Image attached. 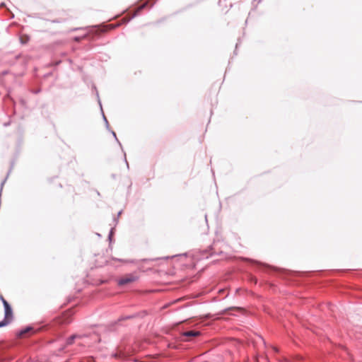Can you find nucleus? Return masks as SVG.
I'll use <instances>...</instances> for the list:
<instances>
[{
  "instance_id": "f257e3e1",
  "label": "nucleus",
  "mask_w": 362,
  "mask_h": 362,
  "mask_svg": "<svg viewBox=\"0 0 362 362\" xmlns=\"http://www.w3.org/2000/svg\"><path fill=\"white\" fill-rule=\"evenodd\" d=\"M2 303H3V305L4 307V312H5L4 320H7L9 324L11 322V321L13 320V310H12L11 305L8 304V303L4 298H2Z\"/></svg>"
},
{
  "instance_id": "f03ea898",
  "label": "nucleus",
  "mask_w": 362,
  "mask_h": 362,
  "mask_svg": "<svg viewBox=\"0 0 362 362\" xmlns=\"http://www.w3.org/2000/svg\"><path fill=\"white\" fill-rule=\"evenodd\" d=\"M136 277L132 274H128L119 279L118 284L119 286H124L130 283H132L136 280Z\"/></svg>"
},
{
  "instance_id": "7ed1b4c3",
  "label": "nucleus",
  "mask_w": 362,
  "mask_h": 362,
  "mask_svg": "<svg viewBox=\"0 0 362 362\" xmlns=\"http://www.w3.org/2000/svg\"><path fill=\"white\" fill-rule=\"evenodd\" d=\"M32 332L33 333H34L35 331H34V328L31 326H28L26 327L25 328L21 329V331H19L17 334L18 337H22L24 336V334H25L26 333H28V332Z\"/></svg>"
},
{
  "instance_id": "20e7f679",
  "label": "nucleus",
  "mask_w": 362,
  "mask_h": 362,
  "mask_svg": "<svg viewBox=\"0 0 362 362\" xmlns=\"http://www.w3.org/2000/svg\"><path fill=\"white\" fill-rule=\"evenodd\" d=\"M199 332L195 330H189L184 332L183 335L188 337H193L199 335Z\"/></svg>"
},
{
  "instance_id": "39448f33",
  "label": "nucleus",
  "mask_w": 362,
  "mask_h": 362,
  "mask_svg": "<svg viewBox=\"0 0 362 362\" xmlns=\"http://www.w3.org/2000/svg\"><path fill=\"white\" fill-rule=\"evenodd\" d=\"M81 336L78 334H73L71 337H69L66 341V345H71L74 343V340L77 338H80Z\"/></svg>"
},
{
  "instance_id": "423d86ee",
  "label": "nucleus",
  "mask_w": 362,
  "mask_h": 362,
  "mask_svg": "<svg viewBox=\"0 0 362 362\" xmlns=\"http://www.w3.org/2000/svg\"><path fill=\"white\" fill-rule=\"evenodd\" d=\"M148 5V2L146 1L145 3L142 4L141 6H139L136 11V13L134 14V16H136L139 13V12L143 9L146 6Z\"/></svg>"
},
{
  "instance_id": "0eeeda50",
  "label": "nucleus",
  "mask_w": 362,
  "mask_h": 362,
  "mask_svg": "<svg viewBox=\"0 0 362 362\" xmlns=\"http://www.w3.org/2000/svg\"><path fill=\"white\" fill-rule=\"evenodd\" d=\"M79 362H95V360L93 357H86L82 358Z\"/></svg>"
},
{
  "instance_id": "6e6552de",
  "label": "nucleus",
  "mask_w": 362,
  "mask_h": 362,
  "mask_svg": "<svg viewBox=\"0 0 362 362\" xmlns=\"http://www.w3.org/2000/svg\"><path fill=\"white\" fill-rule=\"evenodd\" d=\"M8 325V322L7 320H3L0 322V327H4L6 325Z\"/></svg>"
},
{
  "instance_id": "1a4fd4ad",
  "label": "nucleus",
  "mask_w": 362,
  "mask_h": 362,
  "mask_svg": "<svg viewBox=\"0 0 362 362\" xmlns=\"http://www.w3.org/2000/svg\"><path fill=\"white\" fill-rule=\"evenodd\" d=\"M85 37V36L81 37H76L74 38V40L76 41V42H79L82 38Z\"/></svg>"
},
{
  "instance_id": "9d476101",
  "label": "nucleus",
  "mask_w": 362,
  "mask_h": 362,
  "mask_svg": "<svg viewBox=\"0 0 362 362\" xmlns=\"http://www.w3.org/2000/svg\"><path fill=\"white\" fill-rule=\"evenodd\" d=\"M112 135L115 138V139L117 140V141L119 144V145H121V144L119 143V141H118L117 138V136H116V134L115 132H112Z\"/></svg>"
},
{
  "instance_id": "9b49d317",
  "label": "nucleus",
  "mask_w": 362,
  "mask_h": 362,
  "mask_svg": "<svg viewBox=\"0 0 362 362\" xmlns=\"http://www.w3.org/2000/svg\"><path fill=\"white\" fill-rule=\"evenodd\" d=\"M112 233H113V228H111L110 234H109V239L110 240H111V238H112Z\"/></svg>"
},
{
  "instance_id": "f8f14e48",
  "label": "nucleus",
  "mask_w": 362,
  "mask_h": 362,
  "mask_svg": "<svg viewBox=\"0 0 362 362\" xmlns=\"http://www.w3.org/2000/svg\"><path fill=\"white\" fill-rule=\"evenodd\" d=\"M103 119H104V122H105V124H106L107 127H108L109 124H108V122H107V119H106V117H105V116L104 115H103Z\"/></svg>"
},
{
  "instance_id": "ddd939ff",
  "label": "nucleus",
  "mask_w": 362,
  "mask_h": 362,
  "mask_svg": "<svg viewBox=\"0 0 362 362\" xmlns=\"http://www.w3.org/2000/svg\"><path fill=\"white\" fill-rule=\"evenodd\" d=\"M103 119H104V122H105V124H106L107 127H108L109 124H108V122H107V119H106V117H105V116L104 115H103Z\"/></svg>"
},
{
  "instance_id": "4468645a",
  "label": "nucleus",
  "mask_w": 362,
  "mask_h": 362,
  "mask_svg": "<svg viewBox=\"0 0 362 362\" xmlns=\"http://www.w3.org/2000/svg\"><path fill=\"white\" fill-rule=\"evenodd\" d=\"M259 340H261V341H262V343H263L264 344H265V342H264V339H263L261 337H259Z\"/></svg>"
},
{
  "instance_id": "2eb2a0df",
  "label": "nucleus",
  "mask_w": 362,
  "mask_h": 362,
  "mask_svg": "<svg viewBox=\"0 0 362 362\" xmlns=\"http://www.w3.org/2000/svg\"><path fill=\"white\" fill-rule=\"evenodd\" d=\"M4 5H5V4H4V3H1V4H0V7H3V6H4Z\"/></svg>"
},
{
  "instance_id": "dca6fc26",
  "label": "nucleus",
  "mask_w": 362,
  "mask_h": 362,
  "mask_svg": "<svg viewBox=\"0 0 362 362\" xmlns=\"http://www.w3.org/2000/svg\"><path fill=\"white\" fill-rule=\"evenodd\" d=\"M122 214V211H120L119 213H118V215L117 216H120V214Z\"/></svg>"
},
{
  "instance_id": "f3484780",
  "label": "nucleus",
  "mask_w": 362,
  "mask_h": 362,
  "mask_svg": "<svg viewBox=\"0 0 362 362\" xmlns=\"http://www.w3.org/2000/svg\"><path fill=\"white\" fill-rule=\"evenodd\" d=\"M2 298H4V297H3L1 295H0V299H1V300H2Z\"/></svg>"
},
{
  "instance_id": "a211bd4d",
  "label": "nucleus",
  "mask_w": 362,
  "mask_h": 362,
  "mask_svg": "<svg viewBox=\"0 0 362 362\" xmlns=\"http://www.w3.org/2000/svg\"><path fill=\"white\" fill-rule=\"evenodd\" d=\"M129 318H130V316H127L125 317V319H129Z\"/></svg>"
},
{
  "instance_id": "6ab92c4d",
  "label": "nucleus",
  "mask_w": 362,
  "mask_h": 362,
  "mask_svg": "<svg viewBox=\"0 0 362 362\" xmlns=\"http://www.w3.org/2000/svg\"><path fill=\"white\" fill-rule=\"evenodd\" d=\"M274 349L275 351H276V352L278 351V349H276V348H274Z\"/></svg>"
}]
</instances>
